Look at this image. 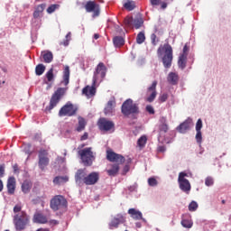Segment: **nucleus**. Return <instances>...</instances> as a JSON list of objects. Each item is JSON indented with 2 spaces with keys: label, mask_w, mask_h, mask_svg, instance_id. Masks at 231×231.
<instances>
[{
  "label": "nucleus",
  "mask_w": 231,
  "mask_h": 231,
  "mask_svg": "<svg viewBox=\"0 0 231 231\" xmlns=\"http://www.w3.org/2000/svg\"><path fill=\"white\" fill-rule=\"evenodd\" d=\"M106 159L108 162H112L115 164H111V169L107 170L108 176H116L120 171V165L125 163V157L122 156L111 150L106 151Z\"/></svg>",
  "instance_id": "f257e3e1"
},
{
  "label": "nucleus",
  "mask_w": 231,
  "mask_h": 231,
  "mask_svg": "<svg viewBox=\"0 0 231 231\" xmlns=\"http://www.w3.org/2000/svg\"><path fill=\"white\" fill-rule=\"evenodd\" d=\"M164 51V55H163ZM157 55L158 57H162V64L166 69H169L171 66H172V46L169 43H165L163 46H160L157 50Z\"/></svg>",
  "instance_id": "f03ea898"
},
{
  "label": "nucleus",
  "mask_w": 231,
  "mask_h": 231,
  "mask_svg": "<svg viewBox=\"0 0 231 231\" xmlns=\"http://www.w3.org/2000/svg\"><path fill=\"white\" fill-rule=\"evenodd\" d=\"M121 113L125 116H131V115H138V113H140V107H138V104L134 103L133 99L128 98L123 103L121 106Z\"/></svg>",
  "instance_id": "7ed1b4c3"
},
{
  "label": "nucleus",
  "mask_w": 231,
  "mask_h": 231,
  "mask_svg": "<svg viewBox=\"0 0 231 231\" xmlns=\"http://www.w3.org/2000/svg\"><path fill=\"white\" fill-rule=\"evenodd\" d=\"M28 223H30V217L28 214H26V212L21 211L20 213L14 215V225L16 230H24Z\"/></svg>",
  "instance_id": "20e7f679"
},
{
  "label": "nucleus",
  "mask_w": 231,
  "mask_h": 231,
  "mask_svg": "<svg viewBox=\"0 0 231 231\" xmlns=\"http://www.w3.org/2000/svg\"><path fill=\"white\" fill-rule=\"evenodd\" d=\"M50 207L54 212L62 210L68 208V200L62 195H56L51 199Z\"/></svg>",
  "instance_id": "39448f33"
},
{
  "label": "nucleus",
  "mask_w": 231,
  "mask_h": 231,
  "mask_svg": "<svg viewBox=\"0 0 231 231\" xmlns=\"http://www.w3.org/2000/svg\"><path fill=\"white\" fill-rule=\"evenodd\" d=\"M78 154L80 156V159L84 165H93V160H95V153L93 152V148L88 147L83 150H79L78 152Z\"/></svg>",
  "instance_id": "423d86ee"
},
{
  "label": "nucleus",
  "mask_w": 231,
  "mask_h": 231,
  "mask_svg": "<svg viewBox=\"0 0 231 231\" xmlns=\"http://www.w3.org/2000/svg\"><path fill=\"white\" fill-rule=\"evenodd\" d=\"M66 95V88H58L57 90L52 94L51 100H50V105L47 107L49 111H51V109L57 107V105L60 100H62V97Z\"/></svg>",
  "instance_id": "0eeeda50"
},
{
  "label": "nucleus",
  "mask_w": 231,
  "mask_h": 231,
  "mask_svg": "<svg viewBox=\"0 0 231 231\" xmlns=\"http://www.w3.org/2000/svg\"><path fill=\"white\" fill-rule=\"evenodd\" d=\"M79 111V107L71 102H67L59 111V116H75Z\"/></svg>",
  "instance_id": "6e6552de"
},
{
  "label": "nucleus",
  "mask_w": 231,
  "mask_h": 231,
  "mask_svg": "<svg viewBox=\"0 0 231 231\" xmlns=\"http://www.w3.org/2000/svg\"><path fill=\"white\" fill-rule=\"evenodd\" d=\"M49 152L45 149H41L38 152V167L42 171H46V167L50 165Z\"/></svg>",
  "instance_id": "1a4fd4ad"
},
{
  "label": "nucleus",
  "mask_w": 231,
  "mask_h": 231,
  "mask_svg": "<svg viewBox=\"0 0 231 231\" xmlns=\"http://www.w3.org/2000/svg\"><path fill=\"white\" fill-rule=\"evenodd\" d=\"M106 71H107V68L106 67V65L100 62L97 66L96 71L94 72V76H93L94 84H97L98 80H104V79H106Z\"/></svg>",
  "instance_id": "9d476101"
},
{
  "label": "nucleus",
  "mask_w": 231,
  "mask_h": 231,
  "mask_svg": "<svg viewBox=\"0 0 231 231\" xmlns=\"http://www.w3.org/2000/svg\"><path fill=\"white\" fill-rule=\"evenodd\" d=\"M186 176H188L186 172H180L178 181L180 190H182V192H186V194H189L190 192L191 187L189 180L185 179Z\"/></svg>",
  "instance_id": "9b49d317"
},
{
  "label": "nucleus",
  "mask_w": 231,
  "mask_h": 231,
  "mask_svg": "<svg viewBox=\"0 0 231 231\" xmlns=\"http://www.w3.org/2000/svg\"><path fill=\"white\" fill-rule=\"evenodd\" d=\"M85 10L88 14L93 12V17H98V15H100V5L97 4L95 1H88L85 5Z\"/></svg>",
  "instance_id": "f8f14e48"
},
{
  "label": "nucleus",
  "mask_w": 231,
  "mask_h": 231,
  "mask_svg": "<svg viewBox=\"0 0 231 231\" xmlns=\"http://www.w3.org/2000/svg\"><path fill=\"white\" fill-rule=\"evenodd\" d=\"M97 127L100 131H111V129H115V123L102 117L97 121Z\"/></svg>",
  "instance_id": "ddd939ff"
},
{
  "label": "nucleus",
  "mask_w": 231,
  "mask_h": 231,
  "mask_svg": "<svg viewBox=\"0 0 231 231\" xmlns=\"http://www.w3.org/2000/svg\"><path fill=\"white\" fill-rule=\"evenodd\" d=\"M156 86H158V81L155 80L152 83L151 87L147 88V95H149V93L151 94L146 97V102H154V99L158 95V92L156 91Z\"/></svg>",
  "instance_id": "4468645a"
},
{
  "label": "nucleus",
  "mask_w": 231,
  "mask_h": 231,
  "mask_svg": "<svg viewBox=\"0 0 231 231\" xmlns=\"http://www.w3.org/2000/svg\"><path fill=\"white\" fill-rule=\"evenodd\" d=\"M95 86H97V84H95V81H93L92 86H86L82 89V95H85L87 98H93V97L97 95V88Z\"/></svg>",
  "instance_id": "2eb2a0df"
},
{
  "label": "nucleus",
  "mask_w": 231,
  "mask_h": 231,
  "mask_svg": "<svg viewBox=\"0 0 231 231\" xmlns=\"http://www.w3.org/2000/svg\"><path fill=\"white\" fill-rule=\"evenodd\" d=\"M191 127H192V118L189 117L177 127V131L179 133H181L182 134H185L187 131H190Z\"/></svg>",
  "instance_id": "dca6fc26"
},
{
  "label": "nucleus",
  "mask_w": 231,
  "mask_h": 231,
  "mask_svg": "<svg viewBox=\"0 0 231 231\" xmlns=\"http://www.w3.org/2000/svg\"><path fill=\"white\" fill-rule=\"evenodd\" d=\"M125 223V217L123 215H116L111 222L108 224V226L110 230H113V228H118L119 225H122Z\"/></svg>",
  "instance_id": "f3484780"
},
{
  "label": "nucleus",
  "mask_w": 231,
  "mask_h": 231,
  "mask_svg": "<svg viewBox=\"0 0 231 231\" xmlns=\"http://www.w3.org/2000/svg\"><path fill=\"white\" fill-rule=\"evenodd\" d=\"M98 180H100V175L97 171H93L87 175L85 179V185H96L98 183Z\"/></svg>",
  "instance_id": "a211bd4d"
},
{
  "label": "nucleus",
  "mask_w": 231,
  "mask_h": 231,
  "mask_svg": "<svg viewBox=\"0 0 231 231\" xmlns=\"http://www.w3.org/2000/svg\"><path fill=\"white\" fill-rule=\"evenodd\" d=\"M87 176H88V173H86V170H82V169L78 170L75 174L76 183H78L79 185H82V183L85 184Z\"/></svg>",
  "instance_id": "6ab92c4d"
},
{
  "label": "nucleus",
  "mask_w": 231,
  "mask_h": 231,
  "mask_svg": "<svg viewBox=\"0 0 231 231\" xmlns=\"http://www.w3.org/2000/svg\"><path fill=\"white\" fill-rule=\"evenodd\" d=\"M128 214L131 215V217L133 219H135L136 221L142 219V221L145 222V218H143V215L140 210H136L135 208H130L128 209Z\"/></svg>",
  "instance_id": "aec40b11"
},
{
  "label": "nucleus",
  "mask_w": 231,
  "mask_h": 231,
  "mask_svg": "<svg viewBox=\"0 0 231 231\" xmlns=\"http://www.w3.org/2000/svg\"><path fill=\"white\" fill-rule=\"evenodd\" d=\"M15 177H9L7 180V192L8 194H15Z\"/></svg>",
  "instance_id": "412c9836"
},
{
  "label": "nucleus",
  "mask_w": 231,
  "mask_h": 231,
  "mask_svg": "<svg viewBox=\"0 0 231 231\" xmlns=\"http://www.w3.org/2000/svg\"><path fill=\"white\" fill-rule=\"evenodd\" d=\"M33 223H38L39 225H46L48 223V217L42 213H36L33 216Z\"/></svg>",
  "instance_id": "4be33fe9"
},
{
  "label": "nucleus",
  "mask_w": 231,
  "mask_h": 231,
  "mask_svg": "<svg viewBox=\"0 0 231 231\" xmlns=\"http://www.w3.org/2000/svg\"><path fill=\"white\" fill-rule=\"evenodd\" d=\"M41 55L43 59V62H45L46 64L53 62V52H51V51H42Z\"/></svg>",
  "instance_id": "5701e85b"
},
{
  "label": "nucleus",
  "mask_w": 231,
  "mask_h": 231,
  "mask_svg": "<svg viewBox=\"0 0 231 231\" xmlns=\"http://www.w3.org/2000/svg\"><path fill=\"white\" fill-rule=\"evenodd\" d=\"M88 125V122L86 119L82 116L78 117V125L76 127L77 133H82L84 129H86V126Z\"/></svg>",
  "instance_id": "b1692460"
},
{
  "label": "nucleus",
  "mask_w": 231,
  "mask_h": 231,
  "mask_svg": "<svg viewBox=\"0 0 231 231\" xmlns=\"http://www.w3.org/2000/svg\"><path fill=\"white\" fill-rule=\"evenodd\" d=\"M69 181V177H68V175L56 176L52 180L54 185H64V183H68Z\"/></svg>",
  "instance_id": "393cba45"
},
{
  "label": "nucleus",
  "mask_w": 231,
  "mask_h": 231,
  "mask_svg": "<svg viewBox=\"0 0 231 231\" xmlns=\"http://www.w3.org/2000/svg\"><path fill=\"white\" fill-rule=\"evenodd\" d=\"M167 80L171 86H176L180 80V77L175 72H170Z\"/></svg>",
  "instance_id": "a878e982"
},
{
  "label": "nucleus",
  "mask_w": 231,
  "mask_h": 231,
  "mask_svg": "<svg viewBox=\"0 0 231 231\" xmlns=\"http://www.w3.org/2000/svg\"><path fill=\"white\" fill-rule=\"evenodd\" d=\"M115 106H116V102L115 100H109L104 109L105 115H111L115 109Z\"/></svg>",
  "instance_id": "bb28decb"
},
{
  "label": "nucleus",
  "mask_w": 231,
  "mask_h": 231,
  "mask_svg": "<svg viewBox=\"0 0 231 231\" xmlns=\"http://www.w3.org/2000/svg\"><path fill=\"white\" fill-rule=\"evenodd\" d=\"M46 8V4H41L39 5L34 13H33V17L34 19H39V17H41V15H42V13L44 12V9Z\"/></svg>",
  "instance_id": "cd10ccee"
},
{
  "label": "nucleus",
  "mask_w": 231,
  "mask_h": 231,
  "mask_svg": "<svg viewBox=\"0 0 231 231\" xmlns=\"http://www.w3.org/2000/svg\"><path fill=\"white\" fill-rule=\"evenodd\" d=\"M63 84L68 86L69 84V66L66 65L63 69Z\"/></svg>",
  "instance_id": "c85d7f7f"
},
{
  "label": "nucleus",
  "mask_w": 231,
  "mask_h": 231,
  "mask_svg": "<svg viewBox=\"0 0 231 231\" xmlns=\"http://www.w3.org/2000/svg\"><path fill=\"white\" fill-rule=\"evenodd\" d=\"M187 57L183 54H180L178 60V66L180 69H185L187 68Z\"/></svg>",
  "instance_id": "c756f323"
},
{
  "label": "nucleus",
  "mask_w": 231,
  "mask_h": 231,
  "mask_svg": "<svg viewBox=\"0 0 231 231\" xmlns=\"http://www.w3.org/2000/svg\"><path fill=\"white\" fill-rule=\"evenodd\" d=\"M113 43L116 46V48H120L124 46V44H125V40H124V38L121 36H116L113 39Z\"/></svg>",
  "instance_id": "7c9ffc66"
},
{
  "label": "nucleus",
  "mask_w": 231,
  "mask_h": 231,
  "mask_svg": "<svg viewBox=\"0 0 231 231\" xmlns=\"http://www.w3.org/2000/svg\"><path fill=\"white\" fill-rule=\"evenodd\" d=\"M46 71V66L44 64L40 63L35 67V73L38 77H41Z\"/></svg>",
  "instance_id": "2f4dec72"
},
{
  "label": "nucleus",
  "mask_w": 231,
  "mask_h": 231,
  "mask_svg": "<svg viewBox=\"0 0 231 231\" xmlns=\"http://www.w3.org/2000/svg\"><path fill=\"white\" fill-rule=\"evenodd\" d=\"M31 189H32V183H30V181L25 180V181L23 182V184H22V191L24 194H28V192H30Z\"/></svg>",
  "instance_id": "473e14b6"
},
{
  "label": "nucleus",
  "mask_w": 231,
  "mask_h": 231,
  "mask_svg": "<svg viewBox=\"0 0 231 231\" xmlns=\"http://www.w3.org/2000/svg\"><path fill=\"white\" fill-rule=\"evenodd\" d=\"M142 24H143V19H142V17H136L133 20V25L135 30L142 28Z\"/></svg>",
  "instance_id": "72a5a7b5"
},
{
  "label": "nucleus",
  "mask_w": 231,
  "mask_h": 231,
  "mask_svg": "<svg viewBox=\"0 0 231 231\" xmlns=\"http://www.w3.org/2000/svg\"><path fill=\"white\" fill-rule=\"evenodd\" d=\"M124 7L125 10H128V12H132L134 8H136V4L134 1H127L124 4Z\"/></svg>",
  "instance_id": "f704fd0d"
},
{
  "label": "nucleus",
  "mask_w": 231,
  "mask_h": 231,
  "mask_svg": "<svg viewBox=\"0 0 231 231\" xmlns=\"http://www.w3.org/2000/svg\"><path fill=\"white\" fill-rule=\"evenodd\" d=\"M136 42H137V44H143V42H145V32H140L137 34Z\"/></svg>",
  "instance_id": "c9c22d12"
},
{
  "label": "nucleus",
  "mask_w": 231,
  "mask_h": 231,
  "mask_svg": "<svg viewBox=\"0 0 231 231\" xmlns=\"http://www.w3.org/2000/svg\"><path fill=\"white\" fill-rule=\"evenodd\" d=\"M147 143V136L142 135L138 141H137V145L141 148L145 147V144Z\"/></svg>",
  "instance_id": "e433bc0d"
},
{
  "label": "nucleus",
  "mask_w": 231,
  "mask_h": 231,
  "mask_svg": "<svg viewBox=\"0 0 231 231\" xmlns=\"http://www.w3.org/2000/svg\"><path fill=\"white\" fill-rule=\"evenodd\" d=\"M180 223L184 228H192V226L194 225L190 219H182Z\"/></svg>",
  "instance_id": "4c0bfd02"
},
{
  "label": "nucleus",
  "mask_w": 231,
  "mask_h": 231,
  "mask_svg": "<svg viewBox=\"0 0 231 231\" xmlns=\"http://www.w3.org/2000/svg\"><path fill=\"white\" fill-rule=\"evenodd\" d=\"M48 82H53V79H55V76L53 75V68L50 69L49 71L45 75Z\"/></svg>",
  "instance_id": "58836bf2"
},
{
  "label": "nucleus",
  "mask_w": 231,
  "mask_h": 231,
  "mask_svg": "<svg viewBox=\"0 0 231 231\" xmlns=\"http://www.w3.org/2000/svg\"><path fill=\"white\" fill-rule=\"evenodd\" d=\"M59 8H60V5H59V4L51 5L47 8V13H49V14H53V12H55V10H59Z\"/></svg>",
  "instance_id": "ea45409f"
},
{
  "label": "nucleus",
  "mask_w": 231,
  "mask_h": 231,
  "mask_svg": "<svg viewBox=\"0 0 231 231\" xmlns=\"http://www.w3.org/2000/svg\"><path fill=\"white\" fill-rule=\"evenodd\" d=\"M198 202L192 200L189 205V212H196V210H198Z\"/></svg>",
  "instance_id": "a19ab883"
},
{
  "label": "nucleus",
  "mask_w": 231,
  "mask_h": 231,
  "mask_svg": "<svg viewBox=\"0 0 231 231\" xmlns=\"http://www.w3.org/2000/svg\"><path fill=\"white\" fill-rule=\"evenodd\" d=\"M167 131H169V125L166 123H162L159 125L160 133H167Z\"/></svg>",
  "instance_id": "79ce46f5"
},
{
  "label": "nucleus",
  "mask_w": 231,
  "mask_h": 231,
  "mask_svg": "<svg viewBox=\"0 0 231 231\" xmlns=\"http://www.w3.org/2000/svg\"><path fill=\"white\" fill-rule=\"evenodd\" d=\"M133 21H134L133 17H129V16L125 17V26H128V28H131V26H133Z\"/></svg>",
  "instance_id": "37998d69"
},
{
  "label": "nucleus",
  "mask_w": 231,
  "mask_h": 231,
  "mask_svg": "<svg viewBox=\"0 0 231 231\" xmlns=\"http://www.w3.org/2000/svg\"><path fill=\"white\" fill-rule=\"evenodd\" d=\"M195 138L198 143H201V142H203V135L201 134V130L197 131Z\"/></svg>",
  "instance_id": "c03bdc74"
},
{
  "label": "nucleus",
  "mask_w": 231,
  "mask_h": 231,
  "mask_svg": "<svg viewBox=\"0 0 231 231\" xmlns=\"http://www.w3.org/2000/svg\"><path fill=\"white\" fill-rule=\"evenodd\" d=\"M205 185L207 187H212V185H214V179H212V177H207L205 180Z\"/></svg>",
  "instance_id": "a18cd8bd"
},
{
  "label": "nucleus",
  "mask_w": 231,
  "mask_h": 231,
  "mask_svg": "<svg viewBox=\"0 0 231 231\" xmlns=\"http://www.w3.org/2000/svg\"><path fill=\"white\" fill-rule=\"evenodd\" d=\"M70 40H71V32H68L66 35V40L60 44H63V46H68L69 44Z\"/></svg>",
  "instance_id": "49530a36"
},
{
  "label": "nucleus",
  "mask_w": 231,
  "mask_h": 231,
  "mask_svg": "<svg viewBox=\"0 0 231 231\" xmlns=\"http://www.w3.org/2000/svg\"><path fill=\"white\" fill-rule=\"evenodd\" d=\"M148 184L150 187H156V185H158V180H156L154 178H149Z\"/></svg>",
  "instance_id": "de8ad7c7"
},
{
  "label": "nucleus",
  "mask_w": 231,
  "mask_h": 231,
  "mask_svg": "<svg viewBox=\"0 0 231 231\" xmlns=\"http://www.w3.org/2000/svg\"><path fill=\"white\" fill-rule=\"evenodd\" d=\"M151 41H152V44L153 46H156V44H158L159 40H158V37L156 36L155 33H152V34L151 35Z\"/></svg>",
  "instance_id": "09e8293b"
},
{
  "label": "nucleus",
  "mask_w": 231,
  "mask_h": 231,
  "mask_svg": "<svg viewBox=\"0 0 231 231\" xmlns=\"http://www.w3.org/2000/svg\"><path fill=\"white\" fill-rule=\"evenodd\" d=\"M169 98V95L164 93V94H162L160 97H159V102L161 103H163V102H167V99Z\"/></svg>",
  "instance_id": "8fccbe9b"
},
{
  "label": "nucleus",
  "mask_w": 231,
  "mask_h": 231,
  "mask_svg": "<svg viewBox=\"0 0 231 231\" xmlns=\"http://www.w3.org/2000/svg\"><path fill=\"white\" fill-rule=\"evenodd\" d=\"M203 128V121L201 119H198L196 123V131H201Z\"/></svg>",
  "instance_id": "3c124183"
},
{
  "label": "nucleus",
  "mask_w": 231,
  "mask_h": 231,
  "mask_svg": "<svg viewBox=\"0 0 231 231\" xmlns=\"http://www.w3.org/2000/svg\"><path fill=\"white\" fill-rule=\"evenodd\" d=\"M145 109H146L147 113H149V115H154V113H155L154 107L151 105H147Z\"/></svg>",
  "instance_id": "603ef678"
},
{
  "label": "nucleus",
  "mask_w": 231,
  "mask_h": 231,
  "mask_svg": "<svg viewBox=\"0 0 231 231\" xmlns=\"http://www.w3.org/2000/svg\"><path fill=\"white\" fill-rule=\"evenodd\" d=\"M189 45L185 44L182 50V53L180 55L189 57Z\"/></svg>",
  "instance_id": "864d4df0"
},
{
  "label": "nucleus",
  "mask_w": 231,
  "mask_h": 231,
  "mask_svg": "<svg viewBox=\"0 0 231 231\" xmlns=\"http://www.w3.org/2000/svg\"><path fill=\"white\" fill-rule=\"evenodd\" d=\"M88 138H89V134H88V132H85V133L83 134V135H81L80 141H81V142H84V141L88 140Z\"/></svg>",
  "instance_id": "5fc2aeb1"
},
{
  "label": "nucleus",
  "mask_w": 231,
  "mask_h": 231,
  "mask_svg": "<svg viewBox=\"0 0 231 231\" xmlns=\"http://www.w3.org/2000/svg\"><path fill=\"white\" fill-rule=\"evenodd\" d=\"M13 171L14 174H19V164L15 163L13 165Z\"/></svg>",
  "instance_id": "6e6d98bb"
},
{
  "label": "nucleus",
  "mask_w": 231,
  "mask_h": 231,
  "mask_svg": "<svg viewBox=\"0 0 231 231\" xmlns=\"http://www.w3.org/2000/svg\"><path fill=\"white\" fill-rule=\"evenodd\" d=\"M5 164L0 165V178H3V176H5Z\"/></svg>",
  "instance_id": "4d7b16f0"
},
{
  "label": "nucleus",
  "mask_w": 231,
  "mask_h": 231,
  "mask_svg": "<svg viewBox=\"0 0 231 231\" xmlns=\"http://www.w3.org/2000/svg\"><path fill=\"white\" fill-rule=\"evenodd\" d=\"M22 208H23L19 205L14 206V214H17V212H21Z\"/></svg>",
  "instance_id": "13d9d810"
},
{
  "label": "nucleus",
  "mask_w": 231,
  "mask_h": 231,
  "mask_svg": "<svg viewBox=\"0 0 231 231\" xmlns=\"http://www.w3.org/2000/svg\"><path fill=\"white\" fill-rule=\"evenodd\" d=\"M150 3L152 6H158V5H160V0H150Z\"/></svg>",
  "instance_id": "bf43d9fd"
},
{
  "label": "nucleus",
  "mask_w": 231,
  "mask_h": 231,
  "mask_svg": "<svg viewBox=\"0 0 231 231\" xmlns=\"http://www.w3.org/2000/svg\"><path fill=\"white\" fill-rule=\"evenodd\" d=\"M123 172L124 174H127V172H129V165H125L123 169Z\"/></svg>",
  "instance_id": "052dcab7"
},
{
  "label": "nucleus",
  "mask_w": 231,
  "mask_h": 231,
  "mask_svg": "<svg viewBox=\"0 0 231 231\" xmlns=\"http://www.w3.org/2000/svg\"><path fill=\"white\" fill-rule=\"evenodd\" d=\"M161 8H162V10H165V8H167V3L162 2V3L161 4Z\"/></svg>",
  "instance_id": "680f3d73"
},
{
  "label": "nucleus",
  "mask_w": 231,
  "mask_h": 231,
  "mask_svg": "<svg viewBox=\"0 0 231 231\" xmlns=\"http://www.w3.org/2000/svg\"><path fill=\"white\" fill-rule=\"evenodd\" d=\"M159 152H165V146L159 147Z\"/></svg>",
  "instance_id": "e2e57ef3"
},
{
  "label": "nucleus",
  "mask_w": 231,
  "mask_h": 231,
  "mask_svg": "<svg viewBox=\"0 0 231 231\" xmlns=\"http://www.w3.org/2000/svg\"><path fill=\"white\" fill-rule=\"evenodd\" d=\"M4 185H3V180H0V192H3Z\"/></svg>",
  "instance_id": "0e129e2a"
},
{
  "label": "nucleus",
  "mask_w": 231,
  "mask_h": 231,
  "mask_svg": "<svg viewBox=\"0 0 231 231\" xmlns=\"http://www.w3.org/2000/svg\"><path fill=\"white\" fill-rule=\"evenodd\" d=\"M135 226L136 228H142V223L140 222L135 223Z\"/></svg>",
  "instance_id": "69168bd1"
},
{
  "label": "nucleus",
  "mask_w": 231,
  "mask_h": 231,
  "mask_svg": "<svg viewBox=\"0 0 231 231\" xmlns=\"http://www.w3.org/2000/svg\"><path fill=\"white\" fill-rule=\"evenodd\" d=\"M94 39L97 41V39H100V34L95 33L94 34Z\"/></svg>",
  "instance_id": "338daca9"
},
{
  "label": "nucleus",
  "mask_w": 231,
  "mask_h": 231,
  "mask_svg": "<svg viewBox=\"0 0 231 231\" xmlns=\"http://www.w3.org/2000/svg\"><path fill=\"white\" fill-rule=\"evenodd\" d=\"M52 223H54V225H58L59 222H57V220H52Z\"/></svg>",
  "instance_id": "774afa93"
}]
</instances>
